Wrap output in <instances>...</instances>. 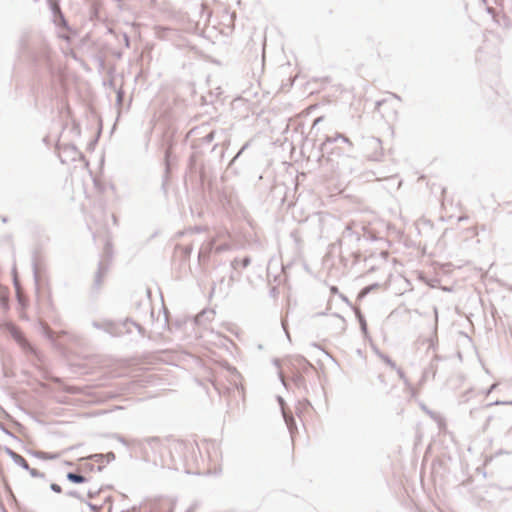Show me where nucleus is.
I'll use <instances>...</instances> for the list:
<instances>
[{"mask_svg": "<svg viewBox=\"0 0 512 512\" xmlns=\"http://www.w3.org/2000/svg\"><path fill=\"white\" fill-rule=\"evenodd\" d=\"M28 470L30 471L32 476H37L38 475V473H37V471L35 469H30L29 468Z\"/></svg>", "mask_w": 512, "mask_h": 512, "instance_id": "5", "label": "nucleus"}, {"mask_svg": "<svg viewBox=\"0 0 512 512\" xmlns=\"http://www.w3.org/2000/svg\"><path fill=\"white\" fill-rule=\"evenodd\" d=\"M67 478L74 483H83L85 482V477L75 474V473H68Z\"/></svg>", "mask_w": 512, "mask_h": 512, "instance_id": "1", "label": "nucleus"}, {"mask_svg": "<svg viewBox=\"0 0 512 512\" xmlns=\"http://www.w3.org/2000/svg\"><path fill=\"white\" fill-rule=\"evenodd\" d=\"M196 446L193 445V444H189V445H185L184 447V453L187 454V453H191V454H194L196 452Z\"/></svg>", "mask_w": 512, "mask_h": 512, "instance_id": "3", "label": "nucleus"}, {"mask_svg": "<svg viewBox=\"0 0 512 512\" xmlns=\"http://www.w3.org/2000/svg\"><path fill=\"white\" fill-rule=\"evenodd\" d=\"M51 489L57 493H60L62 491L61 487L57 484H52Z\"/></svg>", "mask_w": 512, "mask_h": 512, "instance_id": "4", "label": "nucleus"}, {"mask_svg": "<svg viewBox=\"0 0 512 512\" xmlns=\"http://www.w3.org/2000/svg\"><path fill=\"white\" fill-rule=\"evenodd\" d=\"M16 462L21 465L24 469H29L28 462L20 455H15Z\"/></svg>", "mask_w": 512, "mask_h": 512, "instance_id": "2", "label": "nucleus"}, {"mask_svg": "<svg viewBox=\"0 0 512 512\" xmlns=\"http://www.w3.org/2000/svg\"><path fill=\"white\" fill-rule=\"evenodd\" d=\"M369 288H365L362 292H361V296L365 295L367 292H368Z\"/></svg>", "mask_w": 512, "mask_h": 512, "instance_id": "6", "label": "nucleus"}]
</instances>
